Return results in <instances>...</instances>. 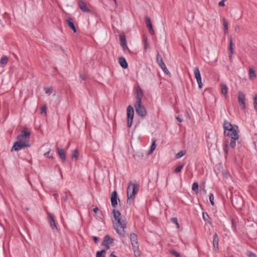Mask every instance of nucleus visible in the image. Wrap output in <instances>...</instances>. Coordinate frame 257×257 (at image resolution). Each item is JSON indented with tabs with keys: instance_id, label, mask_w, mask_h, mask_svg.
<instances>
[{
	"instance_id": "nucleus-1",
	"label": "nucleus",
	"mask_w": 257,
	"mask_h": 257,
	"mask_svg": "<svg viewBox=\"0 0 257 257\" xmlns=\"http://www.w3.org/2000/svg\"><path fill=\"white\" fill-rule=\"evenodd\" d=\"M31 133L27 131L25 128L21 131V134L17 137V141L14 143L11 151H19L24 148L30 147V139Z\"/></svg>"
},
{
	"instance_id": "nucleus-2",
	"label": "nucleus",
	"mask_w": 257,
	"mask_h": 257,
	"mask_svg": "<svg viewBox=\"0 0 257 257\" xmlns=\"http://www.w3.org/2000/svg\"><path fill=\"white\" fill-rule=\"evenodd\" d=\"M113 213L115 220L113 221L114 228L117 233L122 237L125 236L126 221L125 217L121 216L118 210H113Z\"/></svg>"
},
{
	"instance_id": "nucleus-3",
	"label": "nucleus",
	"mask_w": 257,
	"mask_h": 257,
	"mask_svg": "<svg viewBox=\"0 0 257 257\" xmlns=\"http://www.w3.org/2000/svg\"><path fill=\"white\" fill-rule=\"evenodd\" d=\"M139 186L130 182L127 188V202L128 200L134 199L139 190Z\"/></svg>"
},
{
	"instance_id": "nucleus-4",
	"label": "nucleus",
	"mask_w": 257,
	"mask_h": 257,
	"mask_svg": "<svg viewBox=\"0 0 257 257\" xmlns=\"http://www.w3.org/2000/svg\"><path fill=\"white\" fill-rule=\"evenodd\" d=\"M134 115V110L133 107L131 105H128L127 108V126L128 127H131L132 125Z\"/></svg>"
},
{
	"instance_id": "nucleus-5",
	"label": "nucleus",
	"mask_w": 257,
	"mask_h": 257,
	"mask_svg": "<svg viewBox=\"0 0 257 257\" xmlns=\"http://www.w3.org/2000/svg\"><path fill=\"white\" fill-rule=\"evenodd\" d=\"M134 105L136 112L138 115L142 117H144L146 115L147 111L144 106L142 104V102L135 103Z\"/></svg>"
},
{
	"instance_id": "nucleus-6",
	"label": "nucleus",
	"mask_w": 257,
	"mask_h": 257,
	"mask_svg": "<svg viewBox=\"0 0 257 257\" xmlns=\"http://www.w3.org/2000/svg\"><path fill=\"white\" fill-rule=\"evenodd\" d=\"M157 61L159 64L160 67L162 69L163 71L169 76H171V73L168 70L166 65L163 60L162 57L160 54H158L157 55Z\"/></svg>"
},
{
	"instance_id": "nucleus-7",
	"label": "nucleus",
	"mask_w": 257,
	"mask_h": 257,
	"mask_svg": "<svg viewBox=\"0 0 257 257\" xmlns=\"http://www.w3.org/2000/svg\"><path fill=\"white\" fill-rule=\"evenodd\" d=\"M232 204L236 209H240L243 206V201L242 198L238 196L232 201Z\"/></svg>"
},
{
	"instance_id": "nucleus-8",
	"label": "nucleus",
	"mask_w": 257,
	"mask_h": 257,
	"mask_svg": "<svg viewBox=\"0 0 257 257\" xmlns=\"http://www.w3.org/2000/svg\"><path fill=\"white\" fill-rule=\"evenodd\" d=\"M239 105L241 107V108L243 110L245 109V96L244 93L242 91H239L238 93V97H237Z\"/></svg>"
},
{
	"instance_id": "nucleus-9",
	"label": "nucleus",
	"mask_w": 257,
	"mask_h": 257,
	"mask_svg": "<svg viewBox=\"0 0 257 257\" xmlns=\"http://www.w3.org/2000/svg\"><path fill=\"white\" fill-rule=\"evenodd\" d=\"M194 74L195 77L197 80V83L198 84V87L199 88H202V83L201 81V77L200 73V71L198 67H195L194 69Z\"/></svg>"
},
{
	"instance_id": "nucleus-10",
	"label": "nucleus",
	"mask_w": 257,
	"mask_h": 257,
	"mask_svg": "<svg viewBox=\"0 0 257 257\" xmlns=\"http://www.w3.org/2000/svg\"><path fill=\"white\" fill-rule=\"evenodd\" d=\"M130 239L131 243L134 249L138 248V242L137 235L134 233H131L130 234Z\"/></svg>"
},
{
	"instance_id": "nucleus-11",
	"label": "nucleus",
	"mask_w": 257,
	"mask_h": 257,
	"mask_svg": "<svg viewBox=\"0 0 257 257\" xmlns=\"http://www.w3.org/2000/svg\"><path fill=\"white\" fill-rule=\"evenodd\" d=\"M136 95L137 101L136 103L142 102V99L143 96V91L142 89L140 87H138L136 90Z\"/></svg>"
},
{
	"instance_id": "nucleus-12",
	"label": "nucleus",
	"mask_w": 257,
	"mask_h": 257,
	"mask_svg": "<svg viewBox=\"0 0 257 257\" xmlns=\"http://www.w3.org/2000/svg\"><path fill=\"white\" fill-rule=\"evenodd\" d=\"M223 127L224 129V133H228V131H231L232 129L234 127L238 128L237 126H233L230 122L227 120H225L223 123Z\"/></svg>"
},
{
	"instance_id": "nucleus-13",
	"label": "nucleus",
	"mask_w": 257,
	"mask_h": 257,
	"mask_svg": "<svg viewBox=\"0 0 257 257\" xmlns=\"http://www.w3.org/2000/svg\"><path fill=\"white\" fill-rule=\"evenodd\" d=\"M225 136H228L230 139L233 138H235L236 139H239V136L236 130L235 129V127L232 129L231 131H228L227 133H224Z\"/></svg>"
},
{
	"instance_id": "nucleus-14",
	"label": "nucleus",
	"mask_w": 257,
	"mask_h": 257,
	"mask_svg": "<svg viewBox=\"0 0 257 257\" xmlns=\"http://www.w3.org/2000/svg\"><path fill=\"white\" fill-rule=\"evenodd\" d=\"M78 5L82 11L83 12H90L91 11L87 8L86 4L83 0H79Z\"/></svg>"
},
{
	"instance_id": "nucleus-15",
	"label": "nucleus",
	"mask_w": 257,
	"mask_h": 257,
	"mask_svg": "<svg viewBox=\"0 0 257 257\" xmlns=\"http://www.w3.org/2000/svg\"><path fill=\"white\" fill-rule=\"evenodd\" d=\"M117 194L116 191H114L111 193V203L113 207L115 208L117 205Z\"/></svg>"
},
{
	"instance_id": "nucleus-16",
	"label": "nucleus",
	"mask_w": 257,
	"mask_h": 257,
	"mask_svg": "<svg viewBox=\"0 0 257 257\" xmlns=\"http://www.w3.org/2000/svg\"><path fill=\"white\" fill-rule=\"evenodd\" d=\"M146 22L147 27L149 30V33L152 35H154L155 32H154V31L153 28V26L152 25L150 18L148 17H146Z\"/></svg>"
},
{
	"instance_id": "nucleus-17",
	"label": "nucleus",
	"mask_w": 257,
	"mask_h": 257,
	"mask_svg": "<svg viewBox=\"0 0 257 257\" xmlns=\"http://www.w3.org/2000/svg\"><path fill=\"white\" fill-rule=\"evenodd\" d=\"M218 241H219V238L217 236V234L216 233H215L214 234V237H213V245L214 249L216 251H218L219 250Z\"/></svg>"
},
{
	"instance_id": "nucleus-18",
	"label": "nucleus",
	"mask_w": 257,
	"mask_h": 257,
	"mask_svg": "<svg viewBox=\"0 0 257 257\" xmlns=\"http://www.w3.org/2000/svg\"><path fill=\"white\" fill-rule=\"evenodd\" d=\"M57 151L58 152L59 157L61 158V159L62 160V161L63 162H64L65 161V159H66L65 153L64 150L62 149L57 148Z\"/></svg>"
},
{
	"instance_id": "nucleus-19",
	"label": "nucleus",
	"mask_w": 257,
	"mask_h": 257,
	"mask_svg": "<svg viewBox=\"0 0 257 257\" xmlns=\"http://www.w3.org/2000/svg\"><path fill=\"white\" fill-rule=\"evenodd\" d=\"M118 62L120 65L123 68L126 69L128 67L127 63L125 59V58L123 57H119L118 59Z\"/></svg>"
},
{
	"instance_id": "nucleus-20",
	"label": "nucleus",
	"mask_w": 257,
	"mask_h": 257,
	"mask_svg": "<svg viewBox=\"0 0 257 257\" xmlns=\"http://www.w3.org/2000/svg\"><path fill=\"white\" fill-rule=\"evenodd\" d=\"M113 239L111 238L109 235H106L105 236L102 244H111L113 242Z\"/></svg>"
},
{
	"instance_id": "nucleus-21",
	"label": "nucleus",
	"mask_w": 257,
	"mask_h": 257,
	"mask_svg": "<svg viewBox=\"0 0 257 257\" xmlns=\"http://www.w3.org/2000/svg\"><path fill=\"white\" fill-rule=\"evenodd\" d=\"M66 23L69 26V27L73 30L74 33H76L77 32V30L74 26V24L73 22V20L72 19H69L66 21Z\"/></svg>"
},
{
	"instance_id": "nucleus-22",
	"label": "nucleus",
	"mask_w": 257,
	"mask_h": 257,
	"mask_svg": "<svg viewBox=\"0 0 257 257\" xmlns=\"http://www.w3.org/2000/svg\"><path fill=\"white\" fill-rule=\"evenodd\" d=\"M120 44L121 46L122 47L123 49L124 50H125L127 48V45H126V41L125 36H120L119 37Z\"/></svg>"
},
{
	"instance_id": "nucleus-23",
	"label": "nucleus",
	"mask_w": 257,
	"mask_h": 257,
	"mask_svg": "<svg viewBox=\"0 0 257 257\" xmlns=\"http://www.w3.org/2000/svg\"><path fill=\"white\" fill-rule=\"evenodd\" d=\"M48 219H49V221L50 224L51 226L52 227V228H56V226L54 218V216L53 215L51 214L50 213H49Z\"/></svg>"
},
{
	"instance_id": "nucleus-24",
	"label": "nucleus",
	"mask_w": 257,
	"mask_h": 257,
	"mask_svg": "<svg viewBox=\"0 0 257 257\" xmlns=\"http://www.w3.org/2000/svg\"><path fill=\"white\" fill-rule=\"evenodd\" d=\"M9 58L6 56H3L0 60V67H4L7 64Z\"/></svg>"
},
{
	"instance_id": "nucleus-25",
	"label": "nucleus",
	"mask_w": 257,
	"mask_h": 257,
	"mask_svg": "<svg viewBox=\"0 0 257 257\" xmlns=\"http://www.w3.org/2000/svg\"><path fill=\"white\" fill-rule=\"evenodd\" d=\"M232 46H233L232 39L231 38H230V39L229 40V53H230V56H229V59H230V60H231V59H232V55L233 53V50Z\"/></svg>"
},
{
	"instance_id": "nucleus-26",
	"label": "nucleus",
	"mask_w": 257,
	"mask_h": 257,
	"mask_svg": "<svg viewBox=\"0 0 257 257\" xmlns=\"http://www.w3.org/2000/svg\"><path fill=\"white\" fill-rule=\"evenodd\" d=\"M221 91L222 94L226 97L227 93V87L225 84H221Z\"/></svg>"
},
{
	"instance_id": "nucleus-27",
	"label": "nucleus",
	"mask_w": 257,
	"mask_h": 257,
	"mask_svg": "<svg viewBox=\"0 0 257 257\" xmlns=\"http://www.w3.org/2000/svg\"><path fill=\"white\" fill-rule=\"evenodd\" d=\"M249 78L251 80H254L256 77V73L255 71L251 68H250L249 69Z\"/></svg>"
},
{
	"instance_id": "nucleus-28",
	"label": "nucleus",
	"mask_w": 257,
	"mask_h": 257,
	"mask_svg": "<svg viewBox=\"0 0 257 257\" xmlns=\"http://www.w3.org/2000/svg\"><path fill=\"white\" fill-rule=\"evenodd\" d=\"M223 25L224 33L226 34L228 33V22L225 18L223 19Z\"/></svg>"
},
{
	"instance_id": "nucleus-29",
	"label": "nucleus",
	"mask_w": 257,
	"mask_h": 257,
	"mask_svg": "<svg viewBox=\"0 0 257 257\" xmlns=\"http://www.w3.org/2000/svg\"><path fill=\"white\" fill-rule=\"evenodd\" d=\"M156 141L155 140H154L153 141L152 144L151 146V148H150V151H149L148 154H151L152 153H153V152L155 150L156 147Z\"/></svg>"
},
{
	"instance_id": "nucleus-30",
	"label": "nucleus",
	"mask_w": 257,
	"mask_h": 257,
	"mask_svg": "<svg viewBox=\"0 0 257 257\" xmlns=\"http://www.w3.org/2000/svg\"><path fill=\"white\" fill-rule=\"evenodd\" d=\"M239 139H236L235 138H233L231 139L230 142L229 143V145L231 148H234L236 146V141L238 140Z\"/></svg>"
},
{
	"instance_id": "nucleus-31",
	"label": "nucleus",
	"mask_w": 257,
	"mask_h": 257,
	"mask_svg": "<svg viewBox=\"0 0 257 257\" xmlns=\"http://www.w3.org/2000/svg\"><path fill=\"white\" fill-rule=\"evenodd\" d=\"M72 159L77 160L79 158V153L78 150L76 149L72 151Z\"/></svg>"
},
{
	"instance_id": "nucleus-32",
	"label": "nucleus",
	"mask_w": 257,
	"mask_h": 257,
	"mask_svg": "<svg viewBox=\"0 0 257 257\" xmlns=\"http://www.w3.org/2000/svg\"><path fill=\"white\" fill-rule=\"evenodd\" d=\"M202 216H203V218L205 221H207L208 222V223H209L210 224H211V222L210 221V217L207 213L203 212L202 214Z\"/></svg>"
},
{
	"instance_id": "nucleus-33",
	"label": "nucleus",
	"mask_w": 257,
	"mask_h": 257,
	"mask_svg": "<svg viewBox=\"0 0 257 257\" xmlns=\"http://www.w3.org/2000/svg\"><path fill=\"white\" fill-rule=\"evenodd\" d=\"M229 141L228 140H226L225 142V145H224V153H225V157H227V154H228V149H227V148H228V144H229Z\"/></svg>"
},
{
	"instance_id": "nucleus-34",
	"label": "nucleus",
	"mask_w": 257,
	"mask_h": 257,
	"mask_svg": "<svg viewBox=\"0 0 257 257\" xmlns=\"http://www.w3.org/2000/svg\"><path fill=\"white\" fill-rule=\"evenodd\" d=\"M106 252V250H102L101 251H98L96 253V257H105V253Z\"/></svg>"
},
{
	"instance_id": "nucleus-35",
	"label": "nucleus",
	"mask_w": 257,
	"mask_h": 257,
	"mask_svg": "<svg viewBox=\"0 0 257 257\" xmlns=\"http://www.w3.org/2000/svg\"><path fill=\"white\" fill-rule=\"evenodd\" d=\"M40 113L43 115H46L47 114V108L45 105H44L41 107Z\"/></svg>"
},
{
	"instance_id": "nucleus-36",
	"label": "nucleus",
	"mask_w": 257,
	"mask_h": 257,
	"mask_svg": "<svg viewBox=\"0 0 257 257\" xmlns=\"http://www.w3.org/2000/svg\"><path fill=\"white\" fill-rule=\"evenodd\" d=\"M183 166V165H180L178 166L175 170H174L173 172L175 173H178L180 172Z\"/></svg>"
},
{
	"instance_id": "nucleus-37",
	"label": "nucleus",
	"mask_w": 257,
	"mask_h": 257,
	"mask_svg": "<svg viewBox=\"0 0 257 257\" xmlns=\"http://www.w3.org/2000/svg\"><path fill=\"white\" fill-rule=\"evenodd\" d=\"M198 185L197 183H194L192 185V189L193 191L196 192V193H197L198 192Z\"/></svg>"
},
{
	"instance_id": "nucleus-38",
	"label": "nucleus",
	"mask_w": 257,
	"mask_h": 257,
	"mask_svg": "<svg viewBox=\"0 0 257 257\" xmlns=\"http://www.w3.org/2000/svg\"><path fill=\"white\" fill-rule=\"evenodd\" d=\"M171 220L176 224L177 228L179 229V227H180V225H179V223L178 222V220H177V218H176V217H172V218H171Z\"/></svg>"
},
{
	"instance_id": "nucleus-39",
	"label": "nucleus",
	"mask_w": 257,
	"mask_h": 257,
	"mask_svg": "<svg viewBox=\"0 0 257 257\" xmlns=\"http://www.w3.org/2000/svg\"><path fill=\"white\" fill-rule=\"evenodd\" d=\"M170 252L171 254L174 255L175 257H180V255L179 253L173 249H170Z\"/></svg>"
},
{
	"instance_id": "nucleus-40",
	"label": "nucleus",
	"mask_w": 257,
	"mask_h": 257,
	"mask_svg": "<svg viewBox=\"0 0 257 257\" xmlns=\"http://www.w3.org/2000/svg\"><path fill=\"white\" fill-rule=\"evenodd\" d=\"M185 153L186 152L185 151H180L176 155V158L177 159L183 157L185 154Z\"/></svg>"
},
{
	"instance_id": "nucleus-41",
	"label": "nucleus",
	"mask_w": 257,
	"mask_h": 257,
	"mask_svg": "<svg viewBox=\"0 0 257 257\" xmlns=\"http://www.w3.org/2000/svg\"><path fill=\"white\" fill-rule=\"evenodd\" d=\"M44 156H46V157H48V158H51V159L53 158V153H51V150H50L48 152L45 153L44 154Z\"/></svg>"
},
{
	"instance_id": "nucleus-42",
	"label": "nucleus",
	"mask_w": 257,
	"mask_h": 257,
	"mask_svg": "<svg viewBox=\"0 0 257 257\" xmlns=\"http://www.w3.org/2000/svg\"><path fill=\"white\" fill-rule=\"evenodd\" d=\"M209 200L212 206L214 205V196L213 194L210 193L209 195Z\"/></svg>"
},
{
	"instance_id": "nucleus-43",
	"label": "nucleus",
	"mask_w": 257,
	"mask_h": 257,
	"mask_svg": "<svg viewBox=\"0 0 257 257\" xmlns=\"http://www.w3.org/2000/svg\"><path fill=\"white\" fill-rule=\"evenodd\" d=\"M246 254L249 257H256V255L251 251H247Z\"/></svg>"
},
{
	"instance_id": "nucleus-44",
	"label": "nucleus",
	"mask_w": 257,
	"mask_h": 257,
	"mask_svg": "<svg viewBox=\"0 0 257 257\" xmlns=\"http://www.w3.org/2000/svg\"><path fill=\"white\" fill-rule=\"evenodd\" d=\"M45 92L47 94H51L52 92L53 88L52 87L50 88H45L44 89Z\"/></svg>"
},
{
	"instance_id": "nucleus-45",
	"label": "nucleus",
	"mask_w": 257,
	"mask_h": 257,
	"mask_svg": "<svg viewBox=\"0 0 257 257\" xmlns=\"http://www.w3.org/2000/svg\"><path fill=\"white\" fill-rule=\"evenodd\" d=\"M226 1V0H221L220 2H219L218 5L220 7H223L224 6V2Z\"/></svg>"
},
{
	"instance_id": "nucleus-46",
	"label": "nucleus",
	"mask_w": 257,
	"mask_h": 257,
	"mask_svg": "<svg viewBox=\"0 0 257 257\" xmlns=\"http://www.w3.org/2000/svg\"><path fill=\"white\" fill-rule=\"evenodd\" d=\"M93 239L94 240V242L95 243H98V241L99 240L98 237H96V236H94L93 237Z\"/></svg>"
},
{
	"instance_id": "nucleus-47",
	"label": "nucleus",
	"mask_w": 257,
	"mask_h": 257,
	"mask_svg": "<svg viewBox=\"0 0 257 257\" xmlns=\"http://www.w3.org/2000/svg\"><path fill=\"white\" fill-rule=\"evenodd\" d=\"M149 47L148 43H145V49L146 50Z\"/></svg>"
},
{
	"instance_id": "nucleus-48",
	"label": "nucleus",
	"mask_w": 257,
	"mask_h": 257,
	"mask_svg": "<svg viewBox=\"0 0 257 257\" xmlns=\"http://www.w3.org/2000/svg\"><path fill=\"white\" fill-rule=\"evenodd\" d=\"M109 244H103L105 246V249L104 250H106V251L109 248Z\"/></svg>"
},
{
	"instance_id": "nucleus-49",
	"label": "nucleus",
	"mask_w": 257,
	"mask_h": 257,
	"mask_svg": "<svg viewBox=\"0 0 257 257\" xmlns=\"http://www.w3.org/2000/svg\"><path fill=\"white\" fill-rule=\"evenodd\" d=\"M98 211V207H95L93 209V211L94 212V213H97V212Z\"/></svg>"
},
{
	"instance_id": "nucleus-50",
	"label": "nucleus",
	"mask_w": 257,
	"mask_h": 257,
	"mask_svg": "<svg viewBox=\"0 0 257 257\" xmlns=\"http://www.w3.org/2000/svg\"><path fill=\"white\" fill-rule=\"evenodd\" d=\"M80 77L82 78L83 80H85L86 78L85 75L84 74H81L80 75Z\"/></svg>"
},
{
	"instance_id": "nucleus-51",
	"label": "nucleus",
	"mask_w": 257,
	"mask_h": 257,
	"mask_svg": "<svg viewBox=\"0 0 257 257\" xmlns=\"http://www.w3.org/2000/svg\"><path fill=\"white\" fill-rule=\"evenodd\" d=\"M254 106L255 109L257 111V101L254 102Z\"/></svg>"
},
{
	"instance_id": "nucleus-52",
	"label": "nucleus",
	"mask_w": 257,
	"mask_h": 257,
	"mask_svg": "<svg viewBox=\"0 0 257 257\" xmlns=\"http://www.w3.org/2000/svg\"><path fill=\"white\" fill-rule=\"evenodd\" d=\"M177 120L180 122H181L183 121L182 119L179 116L177 117Z\"/></svg>"
},
{
	"instance_id": "nucleus-53",
	"label": "nucleus",
	"mask_w": 257,
	"mask_h": 257,
	"mask_svg": "<svg viewBox=\"0 0 257 257\" xmlns=\"http://www.w3.org/2000/svg\"><path fill=\"white\" fill-rule=\"evenodd\" d=\"M253 101L254 102L257 101V94H255L253 97Z\"/></svg>"
},
{
	"instance_id": "nucleus-54",
	"label": "nucleus",
	"mask_w": 257,
	"mask_h": 257,
	"mask_svg": "<svg viewBox=\"0 0 257 257\" xmlns=\"http://www.w3.org/2000/svg\"><path fill=\"white\" fill-rule=\"evenodd\" d=\"M110 257H117V256L113 254V252H112L110 254Z\"/></svg>"
},
{
	"instance_id": "nucleus-55",
	"label": "nucleus",
	"mask_w": 257,
	"mask_h": 257,
	"mask_svg": "<svg viewBox=\"0 0 257 257\" xmlns=\"http://www.w3.org/2000/svg\"><path fill=\"white\" fill-rule=\"evenodd\" d=\"M232 226L234 228V229H235V225L233 220H232Z\"/></svg>"
},
{
	"instance_id": "nucleus-56",
	"label": "nucleus",
	"mask_w": 257,
	"mask_h": 257,
	"mask_svg": "<svg viewBox=\"0 0 257 257\" xmlns=\"http://www.w3.org/2000/svg\"><path fill=\"white\" fill-rule=\"evenodd\" d=\"M144 42H145V43H148L147 42V37H144Z\"/></svg>"
},
{
	"instance_id": "nucleus-57",
	"label": "nucleus",
	"mask_w": 257,
	"mask_h": 257,
	"mask_svg": "<svg viewBox=\"0 0 257 257\" xmlns=\"http://www.w3.org/2000/svg\"><path fill=\"white\" fill-rule=\"evenodd\" d=\"M3 230V227L2 225H0V232Z\"/></svg>"
},
{
	"instance_id": "nucleus-58",
	"label": "nucleus",
	"mask_w": 257,
	"mask_h": 257,
	"mask_svg": "<svg viewBox=\"0 0 257 257\" xmlns=\"http://www.w3.org/2000/svg\"><path fill=\"white\" fill-rule=\"evenodd\" d=\"M114 1V3H115V6L117 7V2H116V0H113Z\"/></svg>"
},
{
	"instance_id": "nucleus-59",
	"label": "nucleus",
	"mask_w": 257,
	"mask_h": 257,
	"mask_svg": "<svg viewBox=\"0 0 257 257\" xmlns=\"http://www.w3.org/2000/svg\"><path fill=\"white\" fill-rule=\"evenodd\" d=\"M202 191H203V192L204 193H206V190H205V189H203Z\"/></svg>"
},
{
	"instance_id": "nucleus-60",
	"label": "nucleus",
	"mask_w": 257,
	"mask_h": 257,
	"mask_svg": "<svg viewBox=\"0 0 257 257\" xmlns=\"http://www.w3.org/2000/svg\"><path fill=\"white\" fill-rule=\"evenodd\" d=\"M54 195L55 197H56V198L58 196L57 194H55Z\"/></svg>"
},
{
	"instance_id": "nucleus-61",
	"label": "nucleus",
	"mask_w": 257,
	"mask_h": 257,
	"mask_svg": "<svg viewBox=\"0 0 257 257\" xmlns=\"http://www.w3.org/2000/svg\"><path fill=\"white\" fill-rule=\"evenodd\" d=\"M167 184H168V179L167 178V179H166V185H167Z\"/></svg>"
},
{
	"instance_id": "nucleus-62",
	"label": "nucleus",
	"mask_w": 257,
	"mask_h": 257,
	"mask_svg": "<svg viewBox=\"0 0 257 257\" xmlns=\"http://www.w3.org/2000/svg\"><path fill=\"white\" fill-rule=\"evenodd\" d=\"M28 181L29 182V183H30V184H31V182H30V179H29V178H28Z\"/></svg>"
},
{
	"instance_id": "nucleus-63",
	"label": "nucleus",
	"mask_w": 257,
	"mask_h": 257,
	"mask_svg": "<svg viewBox=\"0 0 257 257\" xmlns=\"http://www.w3.org/2000/svg\"><path fill=\"white\" fill-rule=\"evenodd\" d=\"M55 94H56V93H54L53 94V95H54V96H55Z\"/></svg>"
}]
</instances>
